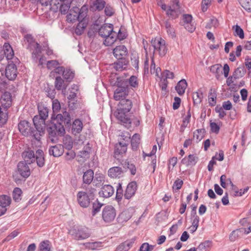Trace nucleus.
Wrapping results in <instances>:
<instances>
[{
    "label": "nucleus",
    "instance_id": "obj_7",
    "mask_svg": "<svg viewBox=\"0 0 251 251\" xmlns=\"http://www.w3.org/2000/svg\"><path fill=\"white\" fill-rule=\"evenodd\" d=\"M151 45L154 51L158 52L161 56H164L167 51L165 41L160 37L152 39L151 41Z\"/></svg>",
    "mask_w": 251,
    "mask_h": 251
},
{
    "label": "nucleus",
    "instance_id": "obj_57",
    "mask_svg": "<svg viewBox=\"0 0 251 251\" xmlns=\"http://www.w3.org/2000/svg\"><path fill=\"white\" fill-rule=\"evenodd\" d=\"M129 86L132 88H137L138 87L139 83L137 77L135 75L131 76L127 80Z\"/></svg>",
    "mask_w": 251,
    "mask_h": 251
},
{
    "label": "nucleus",
    "instance_id": "obj_30",
    "mask_svg": "<svg viewBox=\"0 0 251 251\" xmlns=\"http://www.w3.org/2000/svg\"><path fill=\"white\" fill-rule=\"evenodd\" d=\"M71 1V0H68V1L64 3L58 2V3L54 2L53 4L56 5L57 8L59 7L60 11L62 14H65L68 12L70 8Z\"/></svg>",
    "mask_w": 251,
    "mask_h": 251
},
{
    "label": "nucleus",
    "instance_id": "obj_60",
    "mask_svg": "<svg viewBox=\"0 0 251 251\" xmlns=\"http://www.w3.org/2000/svg\"><path fill=\"white\" fill-rule=\"evenodd\" d=\"M59 65L58 61L56 60L48 61L47 63V67L49 70H54Z\"/></svg>",
    "mask_w": 251,
    "mask_h": 251
},
{
    "label": "nucleus",
    "instance_id": "obj_4",
    "mask_svg": "<svg viewBox=\"0 0 251 251\" xmlns=\"http://www.w3.org/2000/svg\"><path fill=\"white\" fill-rule=\"evenodd\" d=\"M33 122L36 129H33L35 133L33 137L37 141L40 140V137L44 133L45 129V120L35 116L33 118Z\"/></svg>",
    "mask_w": 251,
    "mask_h": 251
},
{
    "label": "nucleus",
    "instance_id": "obj_59",
    "mask_svg": "<svg viewBox=\"0 0 251 251\" xmlns=\"http://www.w3.org/2000/svg\"><path fill=\"white\" fill-rule=\"evenodd\" d=\"M233 28L235 29V36H238L241 39H243L244 38V31L239 25H236L235 26L233 27Z\"/></svg>",
    "mask_w": 251,
    "mask_h": 251
},
{
    "label": "nucleus",
    "instance_id": "obj_64",
    "mask_svg": "<svg viewBox=\"0 0 251 251\" xmlns=\"http://www.w3.org/2000/svg\"><path fill=\"white\" fill-rule=\"evenodd\" d=\"M204 133L203 129H197L194 132V138H196L198 141H200L203 138V134Z\"/></svg>",
    "mask_w": 251,
    "mask_h": 251
},
{
    "label": "nucleus",
    "instance_id": "obj_11",
    "mask_svg": "<svg viewBox=\"0 0 251 251\" xmlns=\"http://www.w3.org/2000/svg\"><path fill=\"white\" fill-rule=\"evenodd\" d=\"M18 129L20 132L25 136L31 135L33 137V134L35 133L29 122L26 120L20 122L18 124Z\"/></svg>",
    "mask_w": 251,
    "mask_h": 251
},
{
    "label": "nucleus",
    "instance_id": "obj_12",
    "mask_svg": "<svg viewBox=\"0 0 251 251\" xmlns=\"http://www.w3.org/2000/svg\"><path fill=\"white\" fill-rule=\"evenodd\" d=\"M77 201L79 205L83 208H87L90 203V198L87 192L78 191L76 195Z\"/></svg>",
    "mask_w": 251,
    "mask_h": 251
},
{
    "label": "nucleus",
    "instance_id": "obj_37",
    "mask_svg": "<svg viewBox=\"0 0 251 251\" xmlns=\"http://www.w3.org/2000/svg\"><path fill=\"white\" fill-rule=\"evenodd\" d=\"M140 136L138 133H135L132 136L131 139V145L133 150H137L140 143Z\"/></svg>",
    "mask_w": 251,
    "mask_h": 251
},
{
    "label": "nucleus",
    "instance_id": "obj_63",
    "mask_svg": "<svg viewBox=\"0 0 251 251\" xmlns=\"http://www.w3.org/2000/svg\"><path fill=\"white\" fill-rule=\"evenodd\" d=\"M153 248V246L149 245L148 243H144L140 246L139 251H151Z\"/></svg>",
    "mask_w": 251,
    "mask_h": 251
},
{
    "label": "nucleus",
    "instance_id": "obj_53",
    "mask_svg": "<svg viewBox=\"0 0 251 251\" xmlns=\"http://www.w3.org/2000/svg\"><path fill=\"white\" fill-rule=\"evenodd\" d=\"M131 62L133 67L137 71L139 69V56L136 53H132L131 56Z\"/></svg>",
    "mask_w": 251,
    "mask_h": 251
},
{
    "label": "nucleus",
    "instance_id": "obj_47",
    "mask_svg": "<svg viewBox=\"0 0 251 251\" xmlns=\"http://www.w3.org/2000/svg\"><path fill=\"white\" fill-rule=\"evenodd\" d=\"M211 244L212 242L211 241H205L201 243L196 249H197V251H208Z\"/></svg>",
    "mask_w": 251,
    "mask_h": 251
},
{
    "label": "nucleus",
    "instance_id": "obj_10",
    "mask_svg": "<svg viewBox=\"0 0 251 251\" xmlns=\"http://www.w3.org/2000/svg\"><path fill=\"white\" fill-rule=\"evenodd\" d=\"M128 112L117 108L114 114L116 118L128 128L131 125V120L128 116Z\"/></svg>",
    "mask_w": 251,
    "mask_h": 251
},
{
    "label": "nucleus",
    "instance_id": "obj_52",
    "mask_svg": "<svg viewBox=\"0 0 251 251\" xmlns=\"http://www.w3.org/2000/svg\"><path fill=\"white\" fill-rule=\"evenodd\" d=\"M102 205L103 204L99 202L98 200L93 202V209L92 212V214L93 216H94L97 213L100 211L101 207Z\"/></svg>",
    "mask_w": 251,
    "mask_h": 251
},
{
    "label": "nucleus",
    "instance_id": "obj_23",
    "mask_svg": "<svg viewBox=\"0 0 251 251\" xmlns=\"http://www.w3.org/2000/svg\"><path fill=\"white\" fill-rule=\"evenodd\" d=\"M128 64V60L126 58H119L114 63V68L117 71H122L127 67Z\"/></svg>",
    "mask_w": 251,
    "mask_h": 251
},
{
    "label": "nucleus",
    "instance_id": "obj_58",
    "mask_svg": "<svg viewBox=\"0 0 251 251\" xmlns=\"http://www.w3.org/2000/svg\"><path fill=\"white\" fill-rule=\"evenodd\" d=\"M191 114L190 113V109H189L187 112V115L183 118V123L181 126V129L184 130L185 128L187 126L188 124L189 123Z\"/></svg>",
    "mask_w": 251,
    "mask_h": 251
},
{
    "label": "nucleus",
    "instance_id": "obj_16",
    "mask_svg": "<svg viewBox=\"0 0 251 251\" xmlns=\"http://www.w3.org/2000/svg\"><path fill=\"white\" fill-rule=\"evenodd\" d=\"M126 87L125 86H122L118 82L117 84V88L115 90L114 93V99L116 100H121L122 99H124L126 95Z\"/></svg>",
    "mask_w": 251,
    "mask_h": 251
},
{
    "label": "nucleus",
    "instance_id": "obj_56",
    "mask_svg": "<svg viewBox=\"0 0 251 251\" xmlns=\"http://www.w3.org/2000/svg\"><path fill=\"white\" fill-rule=\"evenodd\" d=\"M241 6L248 12H251V0H239Z\"/></svg>",
    "mask_w": 251,
    "mask_h": 251
},
{
    "label": "nucleus",
    "instance_id": "obj_20",
    "mask_svg": "<svg viewBox=\"0 0 251 251\" xmlns=\"http://www.w3.org/2000/svg\"><path fill=\"white\" fill-rule=\"evenodd\" d=\"M192 16L190 14H184L182 16L183 25L185 29L190 32H192L195 29V26L192 24Z\"/></svg>",
    "mask_w": 251,
    "mask_h": 251
},
{
    "label": "nucleus",
    "instance_id": "obj_44",
    "mask_svg": "<svg viewBox=\"0 0 251 251\" xmlns=\"http://www.w3.org/2000/svg\"><path fill=\"white\" fill-rule=\"evenodd\" d=\"M82 245L85 246L86 249L92 250H99L101 247V243L100 242H86L83 243Z\"/></svg>",
    "mask_w": 251,
    "mask_h": 251
},
{
    "label": "nucleus",
    "instance_id": "obj_19",
    "mask_svg": "<svg viewBox=\"0 0 251 251\" xmlns=\"http://www.w3.org/2000/svg\"><path fill=\"white\" fill-rule=\"evenodd\" d=\"M113 54L117 59L126 58L127 54V50L125 46H117L113 50Z\"/></svg>",
    "mask_w": 251,
    "mask_h": 251
},
{
    "label": "nucleus",
    "instance_id": "obj_13",
    "mask_svg": "<svg viewBox=\"0 0 251 251\" xmlns=\"http://www.w3.org/2000/svg\"><path fill=\"white\" fill-rule=\"evenodd\" d=\"M181 14L180 5L176 3H172L168 6L167 10L166 15L171 19H176Z\"/></svg>",
    "mask_w": 251,
    "mask_h": 251
},
{
    "label": "nucleus",
    "instance_id": "obj_5",
    "mask_svg": "<svg viewBox=\"0 0 251 251\" xmlns=\"http://www.w3.org/2000/svg\"><path fill=\"white\" fill-rule=\"evenodd\" d=\"M74 9L77 13V15H79V21L80 22L76 26L75 33L77 35H81L86 27V25H84V23H82V22L87 15L88 11V6L86 5H84L80 9L77 7H74Z\"/></svg>",
    "mask_w": 251,
    "mask_h": 251
},
{
    "label": "nucleus",
    "instance_id": "obj_24",
    "mask_svg": "<svg viewBox=\"0 0 251 251\" xmlns=\"http://www.w3.org/2000/svg\"><path fill=\"white\" fill-rule=\"evenodd\" d=\"M132 106L131 100L128 99H122L118 104V108L126 112H129Z\"/></svg>",
    "mask_w": 251,
    "mask_h": 251
},
{
    "label": "nucleus",
    "instance_id": "obj_32",
    "mask_svg": "<svg viewBox=\"0 0 251 251\" xmlns=\"http://www.w3.org/2000/svg\"><path fill=\"white\" fill-rule=\"evenodd\" d=\"M24 42L26 45L27 49L33 48V47L37 46L38 43L36 42L32 35L29 34H25L24 36Z\"/></svg>",
    "mask_w": 251,
    "mask_h": 251
},
{
    "label": "nucleus",
    "instance_id": "obj_27",
    "mask_svg": "<svg viewBox=\"0 0 251 251\" xmlns=\"http://www.w3.org/2000/svg\"><path fill=\"white\" fill-rule=\"evenodd\" d=\"M246 72V71L244 67H238L236 69L233 73L232 75L227 78L226 80L227 85L228 86L230 85V83H228L230 78H234V79H236L241 78L244 75Z\"/></svg>",
    "mask_w": 251,
    "mask_h": 251
},
{
    "label": "nucleus",
    "instance_id": "obj_6",
    "mask_svg": "<svg viewBox=\"0 0 251 251\" xmlns=\"http://www.w3.org/2000/svg\"><path fill=\"white\" fill-rule=\"evenodd\" d=\"M49 138L52 143H56L58 140L57 136L65 133V128L61 125L54 124L48 129Z\"/></svg>",
    "mask_w": 251,
    "mask_h": 251
},
{
    "label": "nucleus",
    "instance_id": "obj_36",
    "mask_svg": "<svg viewBox=\"0 0 251 251\" xmlns=\"http://www.w3.org/2000/svg\"><path fill=\"white\" fill-rule=\"evenodd\" d=\"M83 124L79 119H76L73 122L72 127V133L74 134L80 133L82 129Z\"/></svg>",
    "mask_w": 251,
    "mask_h": 251
},
{
    "label": "nucleus",
    "instance_id": "obj_45",
    "mask_svg": "<svg viewBox=\"0 0 251 251\" xmlns=\"http://www.w3.org/2000/svg\"><path fill=\"white\" fill-rule=\"evenodd\" d=\"M203 98V94L201 90H198L197 92L193 93V100L194 104H200Z\"/></svg>",
    "mask_w": 251,
    "mask_h": 251
},
{
    "label": "nucleus",
    "instance_id": "obj_61",
    "mask_svg": "<svg viewBox=\"0 0 251 251\" xmlns=\"http://www.w3.org/2000/svg\"><path fill=\"white\" fill-rule=\"evenodd\" d=\"M104 13L108 17H111L114 14V10L109 4H106L104 7Z\"/></svg>",
    "mask_w": 251,
    "mask_h": 251
},
{
    "label": "nucleus",
    "instance_id": "obj_41",
    "mask_svg": "<svg viewBox=\"0 0 251 251\" xmlns=\"http://www.w3.org/2000/svg\"><path fill=\"white\" fill-rule=\"evenodd\" d=\"M30 51H32V57L34 60H37L41 53V46L38 43L37 45L33 47V48L29 49Z\"/></svg>",
    "mask_w": 251,
    "mask_h": 251
},
{
    "label": "nucleus",
    "instance_id": "obj_17",
    "mask_svg": "<svg viewBox=\"0 0 251 251\" xmlns=\"http://www.w3.org/2000/svg\"><path fill=\"white\" fill-rule=\"evenodd\" d=\"M17 168L19 173L22 177L24 178H27L30 176V169L27 164L25 162H20L18 164Z\"/></svg>",
    "mask_w": 251,
    "mask_h": 251
},
{
    "label": "nucleus",
    "instance_id": "obj_48",
    "mask_svg": "<svg viewBox=\"0 0 251 251\" xmlns=\"http://www.w3.org/2000/svg\"><path fill=\"white\" fill-rule=\"evenodd\" d=\"M104 177L101 174H96L95 176H94L93 180V183L96 186H100L104 181Z\"/></svg>",
    "mask_w": 251,
    "mask_h": 251
},
{
    "label": "nucleus",
    "instance_id": "obj_55",
    "mask_svg": "<svg viewBox=\"0 0 251 251\" xmlns=\"http://www.w3.org/2000/svg\"><path fill=\"white\" fill-rule=\"evenodd\" d=\"M165 27L168 35L172 38L176 36L174 28L171 26V24L168 21L165 23Z\"/></svg>",
    "mask_w": 251,
    "mask_h": 251
},
{
    "label": "nucleus",
    "instance_id": "obj_15",
    "mask_svg": "<svg viewBox=\"0 0 251 251\" xmlns=\"http://www.w3.org/2000/svg\"><path fill=\"white\" fill-rule=\"evenodd\" d=\"M55 120L56 122L55 124L61 125L64 127V126H67L70 124L71 117L70 114L67 112L65 111L62 114H57Z\"/></svg>",
    "mask_w": 251,
    "mask_h": 251
},
{
    "label": "nucleus",
    "instance_id": "obj_50",
    "mask_svg": "<svg viewBox=\"0 0 251 251\" xmlns=\"http://www.w3.org/2000/svg\"><path fill=\"white\" fill-rule=\"evenodd\" d=\"M22 191L18 187L14 188L13 191V199L16 202L19 201L22 199Z\"/></svg>",
    "mask_w": 251,
    "mask_h": 251
},
{
    "label": "nucleus",
    "instance_id": "obj_34",
    "mask_svg": "<svg viewBox=\"0 0 251 251\" xmlns=\"http://www.w3.org/2000/svg\"><path fill=\"white\" fill-rule=\"evenodd\" d=\"M94 179V172L89 169L84 173L83 175V182L84 183L90 184Z\"/></svg>",
    "mask_w": 251,
    "mask_h": 251
},
{
    "label": "nucleus",
    "instance_id": "obj_1",
    "mask_svg": "<svg viewBox=\"0 0 251 251\" xmlns=\"http://www.w3.org/2000/svg\"><path fill=\"white\" fill-rule=\"evenodd\" d=\"M22 157L27 164H30L35 160L37 165L39 167H42L45 165V158L44 152L41 150H38L35 154L34 151L31 150H27L22 153Z\"/></svg>",
    "mask_w": 251,
    "mask_h": 251
},
{
    "label": "nucleus",
    "instance_id": "obj_40",
    "mask_svg": "<svg viewBox=\"0 0 251 251\" xmlns=\"http://www.w3.org/2000/svg\"><path fill=\"white\" fill-rule=\"evenodd\" d=\"M79 90V87L77 85L73 84L71 87L70 94L68 97V99L69 100H73L76 97L77 92Z\"/></svg>",
    "mask_w": 251,
    "mask_h": 251
},
{
    "label": "nucleus",
    "instance_id": "obj_3",
    "mask_svg": "<svg viewBox=\"0 0 251 251\" xmlns=\"http://www.w3.org/2000/svg\"><path fill=\"white\" fill-rule=\"evenodd\" d=\"M69 233L76 240H84L91 236L89 229L81 226H74L69 230Z\"/></svg>",
    "mask_w": 251,
    "mask_h": 251
},
{
    "label": "nucleus",
    "instance_id": "obj_8",
    "mask_svg": "<svg viewBox=\"0 0 251 251\" xmlns=\"http://www.w3.org/2000/svg\"><path fill=\"white\" fill-rule=\"evenodd\" d=\"M121 137H123L124 141H120L115 146L114 156L115 158H119L120 156H122L125 153L127 150V143L130 139V137L125 135H121Z\"/></svg>",
    "mask_w": 251,
    "mask_h": 251
},
{
    "label": "nucleus",
    "instance_id": "obj_39",
    "mask_svg": "<svg viewBox=\"0 0 251 251\" xmlns=\"http://www.w3.org/2000/svg\"><path fill=\"white\" fill-rule=\"evenodd\" d=\"M63 147L67 150H71L73 148V141L72 138L69 135H66L64 137L63 140Z\"/></svg>",
    "mask_w": 251,
    "mask_h": 251
},
{
    "label": "nucleus",
    "instance_id": "obj_25",
    "mask_svg": "<svg viewBox=\"0 0 251 251\" xmlns=\"http://www.w3.org/2000/svg\"><path fill=\"white\" fill-rule=\"evenodd\" d=\"M199 157L196 154H190L188 157H185L181 160V163L187 166H194L197 163Z\"/></svg>",
    "mask_w": 251,
    "mask_h": 251
},
{
    "label": "nucleus",
    "instance_id": "obj_29",
    "mask_svg": "<svg viewBox=\"0 0 251 251\" xmlns=\"http://www.w3.org/2000/svg\"><path fill=\"white\" fill-rule=\"evenodd\" d=\"M187 86V83L186 80L183 79L178 82L175 87V89L178 94L180 96H181L184 94Z\"/></svg>",
    "mask_w": 251,
    "mask_h": 251
},
{
    "label": "nucleus",
    "instance_id": "obj_9",
    "mask_svg": "<svg viewBox=\"0 0 251 251\" xmlns=\"http://www.w3.org/2000/svg\"><path fill=\"white\" fill-rule=\"evenodd\" d=\"M116 215V210L111 205L105 206L102 210V218L106 223H110L113 221Z\"/></svg>",
    "mask_w": 251,
    "mask_h": 251
},
{
    "label": "nucleus",
    "instance_id": "obj_2",
    "mask_svg": "<svg viewBox=\"0 0 251 251\" xmlns=\"http://www.w3.org/2000/svg\"><path fill=\"white\" fill-rule=\"evenodd\" d=\"M113 25L110 24H105L99 30V34L102 37L105 38L103 44L106 46H111L115 42V34L113 32Z\"/></svg>",
    "mask_w": 251,
    "mask_h": 251
},
{
    "label": "nucleus",
    "instance_id": "obj_26",
    "mask_svg": "<svg viewBox=\"0 0 251 251\" xmlns=\"http://www.w3.org/2000/svg\"><path fill=\"white\" fill-rule=\"evenodd\" d=\"M0 102L4 107H9L12 104V96L11 93L8 92H4L1 96Z\"/></svg>",
    "mask_w": 251,
    "mask_h": 251
},
{
    "label": "nucleus",
    "instance_id": "obj_31",
    "mask_svg": "<svg viewBox=\"0 0 251 251\" xmlns=\"http://www.w3.org/2000/svg\"><path fill=\"white\" fill-rule=\"evenodd\" d=\"M54 85L57 90H62L64 92L66 91L68 85L64 83V80L60 76H58L55 78Z\"/></svg>",
    "mask_w": 251,
    "mask_h": 251
},
{
    "label": "nucleus",
    "instance_id": "obj_33",
    "mask_svg": "<svg viewBox=\"0 0 251 251\" xmlns=\"http://www.w3.org/2000/svg\"><path fill=\"white\" fill-rule=\"evenodd\" d=\"M108 173L111 177H120L123 173V170L121 167H114L109 169Z\"/></svg>",
    "mask_w": 251,
    "mask_h": 251
},
{
    "label": "nucleus",
    "instance_id": "obj_42",
    "mask_svg": "<svg viewBox=\"0 0 251 251\" xmlns=\"http://www.w3.org/2000/svg\"><path fill=\"white\" fill-rule=\"evenodd\" d=\"M217 94L215 89H211L208 95V102L210 106H214L216 103Z\"/></svg>",
    "mask_w": 251,
    "mask_h": 251
},
{
    "label": "nucleus",
    "instance_id": "obj_28",
    "mask_svg": "<svg viewBox=\"0 0 251 251\" xmlns=\"http://www.w3.org/2000/svg\"><path fill=\"white\" fill-rule=\"evenodd\" d=\"M106 3L104 0H94L90 6V8L98 11L103 9Z\"/></svg>",
    "mask_w": 251,
    "mask_h": 251
},
{
    "label": "nucleus",
    "instance_id": "obj_14",
    "mask_svg": "<svg viewBox=\"0 0 251 251\" xmlns=\"http://www.w3.org/2000/svg\"><path fill=\"white\" fill-rule=\"evenodd\" d=\"M5 76L10 80H14L17 76L16 65L13 63L8 64L5 68Z\"/></svg>",
    "mask_w": 251,
    "mask_h": 251
},
{
    "label": "nucleus",
    "instance_id": "obj_62",
    "mask_svg": "<svg viewBox=\"0 0 251 251\" xmlns=\"http://www.w3.org/2000/svg\"><path fill=\"white\" fill-rule=\"evenodd\" d=\"M123 196V191L122 187V185L119 183L117 186L116 198L118 201H120L122 200Z\"/></svg>",
    "mask_w": 251,
    "mask_h": 251
},
{
    "label": "nucleus",
    "instance_id": "obj_18",
    "mask_svg": "<svg viewBox=\"0 0 251 251\" xmlns=\"http://www.w3.org/2000/svg\"><path fill=\"white\" fill-rule=\"evenodd\" d=\"M137 185L135 181H131L127 185L124 194L125 199L129 200L135 194L137 190Z\"/></svg>",
    "mask_w": 251,
    "mask_h": 251
},
{
    "label": "nucleus",
    "instance_id": "obj_54",
    "mask_svg": "<svg viewBox=\"0 0 251 251\" xmlns=\"http://www.w3.org/2000/svg\"><path fill=\"white\" fill-rule=\"evenodd\" d=\"M39 248V251H51L50 242L48 240L41 242Z\"/></svg>",
    "mask_w": 251,
    "mask_h": 251
},
{
    "label": "nucleus",
    "instance_id": "obj_21",
    "mask_svg": "<svg viewBox=\"0 0 251 251\" xmlns=\"http://www.w3.org/2000/svg\"><path fill=\"white\" fill-rule=\"evenodd\" d=\"M114 192L113 187L110 185H104L103 186L100 191L99 192V195L100 197L107 198L111 197Z\"/></svg>",
    "mask_w": 251,
    "mask_h": 251
},
{
    "label": "nucleus",
    "instance_id": "obj_46",
    "mask_svg": "<svg viewBox=\"0 0 251 251\" xmlns=\"http://www.w3.org/2000/svg\"><path fill=\"white\" fill-rule=\"evenodd\" d=\"M64 79L68 82H70L75 76V73L69 69H66L63 74Z\"/></svg>",
    "mask_w": 251,
    "mask_h": 251
},
{
    "label": "nucleus",
    "instance_id": "obj_49",
    "mask_svg": "<svg viewBox=\"0 0 251 251\" xmlns=\"http://www.w3.org/2000/svg\"><path fill=\"white\" fill-rule=\"evenodd\" d=\"M39 115H36L38 117L46 120L48 117L49 110L46 107H38Z\"/></svg>",
    "mask_w": 251,
    "mask_h": 251
},
{
    "label": "nucleus",
    "instance_id": "obj_35",
    "mask_svg": "<svg viewBox=\"0 0 251 251\" xmlns=\"http://www.w3.org/2000/svg\"><path fill=\"white\" fill-rule=\"evenodd\" d=\"M4 54L7 60H10L13 58L14 53V51L8 43H5L3 45Z\"/></svg>",
    "mask_w": 251,
    "mask_h": 251
},
{
    "label": "nucleus",
    "instance_id": "obj_22",
    "mask_svg": "<svg viewBox=\"0 0 251 251\" xmlns=\"http://www.w3.org/2000/svg\"><path fill=\"white\" fill-rule=\"evenodd\" d=\"M49 154L54 157H59L64 152V147L61 144L51 146L49 150Z\"/></svg>",
    "mask_w": 251,
    "mask_h": 251
},
{
    "label": "nucleus",
    "instance_id": "obj_43",
    "mask_svg": "<svg viewBox=\"0 0 251 251\" xmlns=\"http://www.w3.org/2000/svg\"><path fill=\"white\" fill-rule=\"evenodd\" d=\"M67 21L70 23H73L75 21H79V15L74 9V7L72 10H70V13L67 16Z\"/></svg>",
    "mask_w": 251,
    "mask_h": 251
},
{
    "label": "nucleus",
    "instance_id": "obj_38",
    "mask_svg": "<svg viewBox=\"0 0 251 251\" xmlns=\"http://www.w3.org/2000/svg\"><path fill=\"white\" fill-rule=\"evenodd\" d=\"M11 202L10 196L2 195L0 196V207H7L9 206Z\"/></svg>",
    "mask_w": 251,
    "mask_h": 251
},
{
    "label": "nucleus",
    "instance_id": "obj_51",
    "mask_svg": "<svg viewBox=\"0 0 251 251\" xmlns=\"http://www.w3.org/2000/svg\"><path fill=\"white\" fill-rule=\"evenodd\" d=\"M243 233V230L241 228L237 229L232 231L230 234L229 238L231 242H234Z\"/></svg>",
    "mask_w": 251,
    "mask_h": 251
}]
</instances>
